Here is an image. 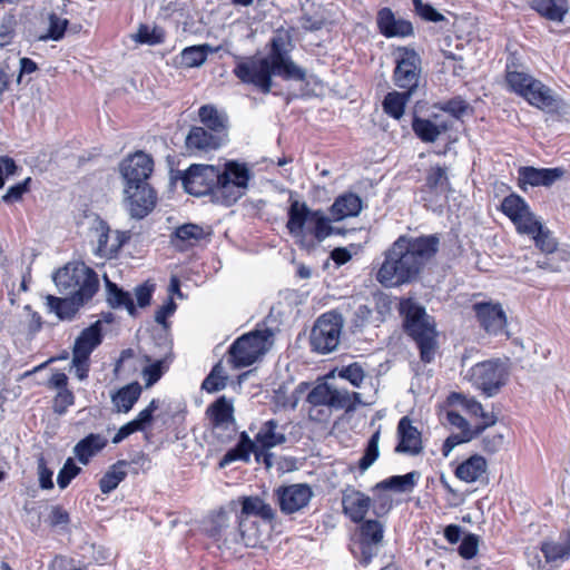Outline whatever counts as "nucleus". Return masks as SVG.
Wrapping results in <instances>:
<instances>
[{
	"instance_id": "nucleus-1",
	"label": "nucleus",
	"mask_w": 570,
	"mask_h": 570,
	"mask_svg": "<svg viewBox=\"0 0 570 570\" xmlns=\"http://www.w3.org/2000/svg\"><path fill=\"white\" fill-rule=\"evenodd\" d=\"M185 191L193 196H210L213 203L229 207L246 191L249 168L244 163L228 160L223 169L214 165L193 164L179 171Z\"/></svg>"
},
{
	"instance_id": "nucleus-2",
	"label": "nucleus",
	"mask_w": 570,
	"mask_h": 570,
	"mask_svg": "<svg viewBox=\"0 0 570 570\" xmlns=\"http://www.w3.org/2000/svg\"><path fill=\"white\" fill-rule=\"evenodd\" d=\"M436 235L420 237L400 236L385 252L376 279L385 287L400 286L414 282L426 263L439 250Z\"/></svg>"
},
{
	"instance_id": "nucleus-3",
	"label": "nucleus",
	"mask_w": 570,
	"mask_h": 570,
	"mask_svg": "<svg viewBox=\"0 0 570 570\" xmlns=\"http://www.w3.org/2000/svg\"><path fill=\"white\" fill-rule=\"evenodd\" d=\"M119 171L124 181L125 208L131 218H145L157 203V193L149 184L154 171L151 156L144 151H136L120 163Z\"/></svg>"
},
{
	"instance_id": "nucleus-4",
	"label": "nucleus",
	"mask_w": 570,
	"mask_h": 570,
	"mask_svg": "<svg viewBox=\"0 0 570 570\" xmlns=\"http://www.w3.org/2000/svg\"><path fill=\"white\" fill-rule=\"evenodd\" d=\"M227 509L212 517L207 532L216 540L224 537V544L238 553L242 548L248 547L246 521L249 518V497L243 495L238 500H232Z\"/></svg>"
},
{
	"instance_id": "nucleus-5",
	"label": "nucleus",
	"mask_w": 570,
	"mask_h": 570,
	"mask_svg": "<svg viewBox=\"0 0 570 570\" xmlns=\"http://www.w3.org/2000/svg\"><path fill=\"white\" fill-rule=\"evenodd\" d=\"M271 45L269 55L262 59L257 67L252 65V85L267 94L272 88V76H278L284 80L304 81L306 70L292 60L288 51L284 49L283 38H273Z\"/></svg>"
},
{
	"instance_id": "nucleus-6",
	"label": "nucleus",
	"mask_w": 570,
	"mask_h": 570,
	"mask_svg": "<svg viewBox=\"0 0 570 570\" xmlns=\"http://www.w3.org/2000/svg\"><path fill=\"white\" fill-rule=\"evenodd\" d=\"M400 314L404 318L406 333L420 350L421 361L431 363L439 348L434 320L426 314L422 305L412 298H404L400 302Z\"/></svg>"
},
{
	"instance_id": "nucleus-7",
	"label": "nucleus",
	"mask_w": 570,
	"mask_h": 570,
	"mask_svg": "<svg viewBox=\"0 0 570 570\" xmlns=\"http://www.w3.org/2000/svg\"><path fill=\"white\" fill-rule=\"evenodd\" d=\"M53 282L62 294L92 298L99 288L96 272L85 264H67L53 274Z\"/></svg>"
},
{
	"instance_id": "nucleus-8",
	"label": "nucleus",
	"mask_w": 570,
	"mask_h": 570,
	"mask_svg": "<svg viewBox=\"0 0 570 570\" xmlns=\"http://www.w3.org/2000/svg\"><path fill=\"white\" fill-rule=\"evenodd\" d=\"M505 80L510 90L523 97L530 105L540 109L553 106L551 89L529 73L511 70L508 66Z\"/></svg>"
},
{
	"instance_id": "nucleus-9",
	"label": "nucleus",
	"mask_w": 570,
	"mask_h": 570,
	"mask_svg": "<svg viewBox=\"0 0 570 570\" xmlns=\"http://www.w3.org/2000/svg\"><path fill=\"white\" fill-rule=\"evenodd\" d=\"M466 377L478 390L491 397L507 384L509 367L499 358L487 360L473 365Z\"/></svg>"
},
{
	"instance_id": "nucleus-10",
	"label": "nucleus",
	"mask_w": 570,
	"mask_h": 570,
	"mask_svg": "<svg viewBox=\"0 0 570 570\" xmlns=\"http://www.w3.org/2000/svg\"><path fill=\"white\" fill-rule=\"evenodd\" d=\"M343 325V317L336 311L322 314L311 331L309 344L312 350L320 354H327L336 350Z\"/></svg>"
},
{
	"instance_id": "nucleus-11",
	"label": "nucleus",
	"mask_w": 570,
	"mask_h": 570,
	"mask_svg": "<svg viewBox=\"0 0 570 570\" xmlns=\"http://www.w3.org/2000/svg\"><path fill=\"white\" fill-rule=\"evenodd\" d=\"M383 538L384 524L380 520H363L351 544V552L362 564L367 566L377 554Z\"/></svg>"
},
{
	"instance_id": "nucleus-12",
	"label": "nucleus",
	"mask_w": 570,
	"mask_h": 570,
	"mask_svg": "<svg viewBox=\"0 0 570 570\" xmlns=\"http://www.w3.org/2000/svg\"><path fill=\"white\" fill-rule=\"evenodd\" d=\"M422 80V60L420 55L413 49L399 48V56L393 71L394 85L414 95Z\"/></svg>"
},
{
	"instance_id": "nucleus-13",
	"label": "nucleus",
	"mask_w": 570,
	"mask_h": 570,
	"mask_svg": "<svg viewBox=\"0 0 570 570\" xmlns=\"http://www.w3.org/2000/svg\"><path fill=\"white\" fill-rule=\"evenodd\" d=\"M286 441L284 429L279 428L278 422L269 420L263 424L261 430L252 440V454L257 463H263L266 469L273 465V453L269 449L283 444Z\"/></svg>"
},
{
	"instance_id": "nucleus-14",
	"label": "nucleus",
	"mask_w": 570,
	"mask_h": 570,
	"mask_svg": "<svg viewBox=\"0 0 570 570\" xmlns=\"http://www.w3.org/2000/svg\"><path fill=\"white\" fill-rule=\"evenodd\" d=\"M281 320L272 308L266 317L252 330V365L263 360L275 344Z\"/></svg>"
},
{
	"instance_id": "nucleus-15",
	"label": "nucleus",
	"mask_w": 570,
	"mask_h": 570,
	"mask_svg": "<svg viewBox=\"0 0 570 570\" xmlns=\"http://www.w3.org/2000/svg\"><path fill=\"white\" fill-rule=\"evenodd\" d=\"M501 210L510 218L517 232L521 235L532 233L533 228L541 222L531 210L528 203L517 194H511L503 198Z\"/></svg>"
},
{
	"instance_id": "nucleus-16",
	"label": "nucleus",
	"mask_w": 570,
	"mask_h": 570,
	"mask_svg": "<svg viewBox=\"0 0 570 570\" xmlns=\"http://www.w3.org/2000/svg\"><path fill=\"white\" fill-rule=\"evenodd\" d=\"M206 413L212 421L213 433L219 442L227 443L235 439L237 431L233 419V405L225 396L210 404Z\"/></svg>"
},
{
	"instance_id": "nucleus-17",
	"label": "nucleus",
	"mask_w": 570,
	"mask_h": 570,
	"mask_svg": "<svg viewBox=\"0 0 570 570\" xmlns=\"http://www.w3.org/2000/svg\"><path fill=\"white\" fill-rule=\"evenodd\" d=\"M94 232L97 236V247L95 249V255L101 258L116 257L121 247L129 239V236L126 232L115 230L111 234L107 222L100 218L96 219Z\"/></svg>"
},
{
	"instance_id": "nucleus-18",
	"label": "nucleus",
	"mask_w": 570,
	"mask_h": 570,
	"mask_svg": "<svg viewBox=\"0 0 570 570\" xmlns=\"http://www.w3.org/2000/svg\"><path fill=\"white\" fill-rule=\"evenodd\" d=\"M276 495L281 511L285 514H293L308 505L313 498V491L308 484L296 483L278 488Z\"/></svg>"
},
{
	"instance_id": "nucleus-19",
	"label": "nucleus",
	"mask_w": 570,
	"mask_h": 570,
	"mask_svg": "<svg viewBox=\"0 0 570 570\" xmlns=\"http://www.w3.org/2000/svg\"><path fill=\"white\" fill-rule=\"evenodd\" d=\"M226 142V139L205 127L191 126L185 138V148L189 155L202 156L219 149Z\"/></svg>"
},
{
	"instance_id": "nucleus-20",
	"label": "nucleus",
	"mask_w": 570,
	"mask_h": 570,
	"mask_svg": "<svg viewBox=\"0 0 570 570\" xmlns=\"http://www.w3.org/2000/svg\"><path fill=\"white\" fill-rule=\"evenodd\" d=\"M518 174L519 187L522 190H525V185H530L532 187H550L564 176L566 170L561 167L535 168L532 166H524L519 168Z\"/></svg>"
},
{
	"instance_id": "nucleus-21",
	"label": "nucleus",
	"mask_w": 570,
	"mask_h": 570,
	"mask_svg": "<svg viewBox=\"0 0 570 570\" xmlns=\"http://www.w3.org/2000/svg\"><path fill=\"white\" fill-rule=\"evenodd\" d=\"M313 212L314 210H311L305 203L298 200H293L288 208L286 227L289 234L297 238V243L304 248L311 246V244L306 242L305 225H309Z\"/></svg>"
},
{
	"instance_id": "nucleus-22",
	"label": "nucleus",
	"mask_w": 570,
	"mask_h": 570,
	"mask_svg": "<svg viewBox=\"0 0 570 570\" xmlns=\"http://www.w3.org/2000/svg\"><path fill=\"white\" fill-rule=\"evenodd\" d=\"M372 498L354 489L347 488L343 491L342 508L344 514L354 523L365 520L366 514L372 509Z\"/></svg>"
},
{
	"instance_id": "nucleus-23",
	"label": "nucleus",
	"mask_w": 570,
	"mask_h": 570,
	"mask_svg": "<svg viewBox=\"0 0 570 570\" xmlns=\"http://www.w3.org/2000/svg\"><path fill=\"white\" fill-rule=\"evenodd\" d=\"M91 298H85L81 295L72 294L69 297L46 296V306L49 313H55L59 321H72L80 307Z\"/></svg>"
},
{
	"instance_id": "nucleus-24",
	"label": "nucleus",
	"mask_w": 570,
	"mask_h": 570,
	"mask_svg": "<svg viewBox=\"0 0 570 570\" xmlns=\"http://www.w3.org/2000/svg\"><path fill=\"white\" fill-rule=\"evenodd\" d=\"M399 443L395 451L410 455H417L422 452L421 432L413 426L412 421L407 416H403L397 424Z\"/></svg>"
},
{
	"instance_id": "nucleus-25",
	"label": "nucleus",
	"mask_w": 570,
	"mask_h": 570,
	"mask_svg": "<svg viewBox=\"0 0 570 570\" xmlns=\"http://www.w3.org/2000/svg\"><path fill=\"white\" fill-rule=\"evenodd\" d=\"M473 308L481 326L488 333L498 334L503 331L507 317L500 304L476 303Z\"/></svg>"
},
{
	"instance_id": "nucleus-26",
	"label": "nucleus",
	"mask_w": 570,
	"mask_h": 570,
	"mask_svg": "<svg viewBox=\"0 0 570 570\" xmlns=\"http://www.w3.org/2000/svg\"><path fill=\"white\" fill-rule=\"evenodd\" d=\"M376 21L380 32L386 38L407 37L413 33L412 23L397 19L390 8L379 10Z\"/></svg>"
},
{
	"instance_id": "nucleus-27",
	"label": "nucleus",
	"mask_w": 570,
	"mask_h": 570,
	"mask_svg": "<svg viewBox=\"0 0 570 570\" xmlns=\"http://www.w3.org/2000/svg\"><path fill=\"white\" fill-rule=\"evenodd\" d=\"M198 118L202 127L217 134L222 138L228 140V117L226 112L220 111L214 105H203L198 109Z\"/></svg>"
},
{
	"instance_id": "nucleus-28",
	"label": "nucleus",
	"mask_w": 570,
	"mask_h": 570,
	"mask_svg": "<svg viewBox=\"0 0 570 570\" xmlns=\"http://www.w3.org/2000/svg\"><path fill=\"white\" fill-rule=\"evenodd\" d=\"M449 127L450 124L438 115L428 119L414 117L412 122L415 135L425 142H434Z\"/></svg>"
},
{
	"instance_id": "nucleus-29",
	"label": "nucleus",
	"mask_w": 570,
	"mask_h": 570,
	"mask_svg": "<svg viewBox=\"0 0 570 570\" xmlns=\"http://www.w3.org/2000/svg\"><path fill=\"white\" fill-rule=\"evenodd\" d=\"M101 341V321H96L81 331L75 341L72 353L90 356L94 350L100 345Z\"/></svg>"
},
{
	"instance_id": "nucleus-30",
	"label": "nucleus",
	"mask_w": 570,
	"mask_h": 570,
	"mask_svg": "<svg viewBox=\"0 0 570 570\" xmlns=\"http://www.w3.org/2000/svg\"><path fill=\"white\" fill-rule=\"evenodd\" d=\"M107 439L98 433H90L81 439L73 448V454L81 464H88L90 459L106 445Z\"/></svg>"
},
{
	"instance_id": "nucleus-31",
	"label": "nucleus",
	"mask_w": 570,
	"mask_h": 570,
	"mask_svg": "<svg viewBox=\"0 0 570 570\" xmlns=\"http://www.w3.org/2000/svg\"><path fill=\"white\" fill-rule=\"evenodd\" d=\"M142 389L138 382L129 383L110 395L115 411L128 413L141 395Z\"/></svg>"
},
{
	"instance_id": "nucleus-32",
	"label": "nucleus",
	"mask_w": 570,
	"mask_h": 570,
	"mask_svg": "<svg viewBox=\"0 0 570 570\" xmlns=\"http://www.w3.org/2000/svg\"><path fill=\"white\" fill-rule=\"evenodd\" d=\"M362 210V199L353 193L338 196L331 207L334 220L338 222L347 217H355Z\"/></svg>"
},
{
	"instance_id": "nucleus-33",
	"label": "nucleus",
	"mask_w": 570,
	"mask_h": 570,
	"mask_svg": "<svg viewBox=\"0 0 570 570\" xmlns=\"http://www.w3.org/2000/svg\"><path fill=\"white\" fill-rule=\"evenodd\" d=\"M106 301L111 308H125L130 316L137 314L131 294L108 278H106Z\"/></svg>"
},
{
	"instance_id": "nucleus-34",
	"label": "nucleus",
	"mask_w": 570,
	"mask_h": 570,
	"mask_svg": "<svg viewBox=\"0 0 570 570\" xmlns=\"http://www.w3.org/2000/svg\"><path fill=\"white\" fill-rule=\"evenodd\" d=\"M487 468L488 463L485 459L479 454H474L458 465L455 475L466 483H472L481 479L487 472Z\"/></svg>"
},
{
	"instance_id": "nucleus-35",
	"label": "nucleus",
	"mask_w": 570,
	"mask_h": 570,
	"mask_svg": "<svg viewBox=\"0 0 570 570\" xmlns=\"http://www.w3.org/2000/svg\"><path fill=\"white\" fill-rule=\"evenodd\" d=\"M227 363L233 370L249 365V332L242 334L228 350Z\"/></svg>"
},
{
	"instance_id": "nucleus-36",
	"label": "nucleus",
	"mask_w": 570,
	"mask_h": 570,
	"mask_svg": "<svg viewBox=\"0 0 570 570\" xmlns=\"http://www.w3.org/2000/svg\"><path fill=\"white\" fill-rule=\"evenodd\" d=\"M205 237V233L202 226L193 223L184 224L178 226L173 236L171 243L174 246L184 249L188 246H193Z\"/></svg>"
},
{
	"instance_id": "nucleus-37",
	"label": "nucleus",
	"mask_w": 570,
	"mask_h": 570,
	"mask_svg": "<svg viewBox=\"0 0 570 570\" xmlns=\"http://www.w3.org/2000/svg\"><path fill=\"white\" fill-rule=\"evenodd\" d=\"M215 51L216 49L208 43L186 47L179 55L178 63L184 68H198L206 61L208 55Z\"/></svg>"
},
{
	"instance_id": "nucleus-38",
	"label": "nucleus",
	"mask_w": 570,
	"mask_h": 570,
	"mask_svg": "<svg viewBox=\"0 0 570 570\" xmlns=\"http://www.w3.org/2000/svg\"><path fill=\"white\" fill-rule=\"evenodd\" d=\"M420 478V473L417 471L409 472L404 475H393L381 482H379L374 487L375 490H393L396 492H411Z\"/></svg>"
},
{
	"instance_id": "nucleus-39",
	"label": "nucleus",
	"mask_w": 570,
	"mask_h": 570,
	"mask_svg": "<svg viewBox=\"0 0 570 570\" xmlns=\"http://www.w3.org/2000/svg\"><path fill=\"white\" fill-rule=\"evenodd\" d=\"M128 462L119 460L112 464L109 470L102 475L99 481V489L104 494H108L114 491L118 484L126 478L127 471L125 468Z\"/></svg>"
},
{
	"instance_id": "nucleus-40",
	"label": "nucleus",
	"mask_w": 570,
	"mask_h": 570,
	"mask_svg": "<svg viewBox=\"0 0 570 570\" xmlns=\"http://www.w3.org/2000/svg\"><path fill=\"white\" fill-rule=\"evenodd\" d=\"M413 95L407 91H392L389 92L383 100V110L389 116L400 119L403 114L405 106Z\"/></svg>"
},
{
	"instance_id": "nucleus-41",
	"label": "nucleus",
	"mask_w": 570,
	"mask_h": 570,
	"mask_svg": "<svg viewBox=\"0 0 570 570\" xmlns=\"http://www.w3.org/2000/svg\"><path fill=\"white\" fill-rule=\"evenodd\" d=\"M527 235L533 239L535 247L542 253L552 254L557 250L558 242L551 230L547 228L542 222L533 228L532 233H528Z\"/></svg>"
},
{
	"instance_id": "nucleus-42",
	"label": "nucleus",
	"mask_w": 570,
	"mask_h": 570,
	"mask_svg": "<svg viewBox=\"0 0 570 570\" xmlns=\"http://www.w3.org/2000/svg\"><path fill=\"white\" fill-rule=\"evenodd\" d=\"M361 394L331 385L330 407L352 410L361 404Z\"/></svg>"
},
{
	"instance_id": "nucleus-43",
	"label": "nucleus",
	"mask_w": 570,
	"mask_h": 570,
	"mask_svg": "<svg viewBox=\"0 0 570 570\" xmlns=\"http://www.w3.org/2000/svg\"><path fill=\"white\" fill-rule=\"evenodd\" d=\"M249 455V436L246 431H243L240 433V440L238 444L229 449L225 455L219 461V468L224 469L227 465H229L232 462H235L237 460H244L247 461Z\"/></svg>"
},
{
	"instance_id": "nucleus-44",
	"label": "nucleus",
	"mask_w": 570,
	"mask_h": 570,
	"mask_svg": "<svg viewBox=\"0 0 570 570\" xmlns=\"http://www.w3.org/2000/svg\"><path fill=\"white\" fill-rule=\"evenodd\" d=\"M49 28L46 35L39 37V40L47 41H60L66 33L69 26V20L60 18L57 13L51 12L48 14Z\"/></svg>"
},
{
	"instance_id": "nucleus-45",
	"label": "nucleus",
	"mask_w": 570,
	"mask_h": 570,
	"mask_svg": "<svg viewBox=\"0 0 570 570\" xmlns=\"http://www.w3.org/2000/svg\"><path fill=\"white\" fill-rule=\"evenodd\" d=\"M546 563H556L570 557V544L559 542H544L541 546Z\"/></svg>"
},
{
	"instance_id": "nucleus-46",
	"label": "nucleus",
	"mask_w": 570,
	"mask_h": 570,
	"mask_svg": "<svg viewBox=\"0 0 570 570\" xmlns=\"http://www.w3.org/2000/svg\"><path fill=\"white\" fill-rule=\"evenodd\" d=\"M308 228L318 242L325 239L332 232L330 219L324 215L322 210L313 212Z\"/></svg>"
},
{
	"instance_id": "nucleus-47",
	"label": "nucleus",
	"mask_w": 570,
	"mask_h": 570,
	"mask_svg": "<svg viewBox=\"0 0 570 570\" xmlns=\"http://www.w3.org/2000/svg\"><path fill=\"white\" fill-rule=\"evenodd\" d=\"M425 186L436 193H444L449 187V178L444 168L431 167L428 171Z\"/></svg>"
},
{
	"instance_id": "nucleus-48",
	"label": "nucleus",
	"mask_w": 570,
	"mask_h": 570,
	"mask_svg": "<svg viewBox=\"0 0 570 570\" xmlns=\"http://www.w3.org/2000/svg\"><path fill=\"white\" fill-rule=\"evenodd\" d=\"M165 35L158 27L150 28L148 24H140L134 40L138 43L155 46L164 41Z\"/></svg>"
},
{
	"instance_id": "nucleus-49",
	"label": "nucleus",
	"mask_w": 570,
	"mask_h": 570,
	"mask_svg": "<svg viewBox=\"0 0 570 570\" xmlns=\"http://www.w3.org/2000/svg\"><path fill=\"white\" fill-rule=\"evenodd\" d=\"M335 371L338 377L348 381L355 387H360L365 379L364 368L356 362Z\"/></svg>"
},
{
	"instance_id": "nucleus-50",
	"label": "nucleus",
	"mask_w": 570,
	"mask_h": 570,
	"mask_svg": "<svg viewBox=\"0 0 570 570\" xmlns=\"http://www.w3.org/2000/svg\"><path fill=\"white\" fill-rule=\"evenodd\" d=\"M380 431H376L370 438L363 456L358 461L361 471H366L379 458Z\"/></svg>"
},
{
	"instance_id": "nucleus-51",
	"label": "nucleus",
	"mask_w": 570,
	"mask_h": 570,
	"mask_svg": "<svg viewBox=\"0 0 570 570\" xmlns=\"http://www.w3.org/2000/svg\"><path fill=\"white\" fill-rule=\"evenodd\" d=\"M533 8L550 20H562L566 10L561 6H557L553 0H534Z\"/></svg>"
},
{
	"instance_id": "nucleus-52",
	"label": "nucleus",
	"mask_w": 570,
	"mask_h": 570,
	"mask_svg": "<svg viewBox=\"0 0 570 570\" xmlns=\"http://www.w3.org/2000/svg\"><path fill=\"white\" fill-rule=\"evenodd\" d=\"M167 358L158 360L142 370L146 387L156 384L167 371Z\"/></svg>"
},
{
	"instance_id": "nucleus-53",
	"label": "nucleus",
	"mask_w": 570,
	"mask_h": 570,
	"mask_svg": "<svg viewBox=\"0 0 570 570\" xmlns=\"http://www.w3.org/2000/svg\"><path fill=\"white\" fill-rule=\"evenodd\" d=\"M81 472L72 458H68L63 463L62 468L58 472L57 483L60 489H66L72 479H75Z\"/></svg>"
},
{
	"instance_id": "nucleus-54",
	"label": "nucleus",
	"mask_w": 570,
	"mask_h": 570,
	"mask_svg": "<svg viewBox=\"0 0 570 570\" xmlns=\"http://www.w3.org/2000/svg\"><path fill=\"white\" fill-rule=\"evenodd\" d=\"M331 384H317L307 395V401L312 405H327L330 406Z\"/></svg>"
},
{
	"instance_id": "nucleus-55",
	"label": "nucleus",
	"mask_w": 570,
	"mask_h": 570,
	"mask_svg": "<svg viewBox=\"0 0 570 570\" xmlns=\"http://www.w3.org/2000/svg\"><path fill=\"white\" fill-rule=\"evenodd\" d=\"M31 178L27 177L22 181L10 186L7 193L2 196V202L12 204L22 199L23 195L30 190Z\"/></svg>"
},
{
	"instance_id": "nucleus-56",
	"label": "nucleus",
	"mask_w": 570,
	"mask_h": 570,
	"mask_svg": "<svg viewBox=\"0 0 570 570\" xmlns=\"http://www.w3.org/2000/svg\"><path fill=\"white\" fill-rule=\"evenodd\" d=\"M475 436L476 435L474 434V432H469V431L460 432L456 434H451L450 436L446 438V440L443 443V446H442L443 456L448 458L450 455V453L452 452V450L456 445H459L461 443L469 442L472 439H474Z\"/></svg>"
},
{
	"instance_id": "nucleus-57",
	"label": "nucleus",
	"mask_w": 570,
	"mask_h": 570,
	"mask_svg": "<svg viewBox=\"0 0 570 570\" xmlns=\"http://www.w3.org/2000/svg\"><path fill=\"white\" fill-rule=\"evenodd\" d=\"M75 395L69 389L58 391L53 399L52 409L56 414L62 415L67 412L68 407L73 405Z\"/></svg>"
},
{
	"instance_id": "nucleus-58",
	"label": "nucleus",
	"mask_w": 570,
	"mask_h": 570,
	"mask_svg": "<svg viewBox=\"0 0 570 570\" xmlns=\"http://www.w3.org/2000/svg\"><path fill=\"white\" fill-rule=\"evenodd\" d=\"M479 537L473 533L466 534L458 548L459 554L466 560L472 559L478 553Z\"/></svg>"
},
{
	"instance_id": "nucleus-59",
	"label": "nucleus",
	"mask_w": 570,
	"mask_h": 570,
	"mask_svg": "<svg viewBox=\"0 0 570 570\" xmlns=\"http://www.w3.org/2000/svg\"><path fill=\"white\" fill-rule=\"evenodd\" d=\"M393 500L387 494H379L374 499H372V512L373 514L380 519L385 517L390 510L392 509Z\"/></svg>"
},
{
	"instance_id": "nucleus-60",
	"label": "nucleus",
	"mask_w": 570,
	"mask_h": 570,
	"mask_svg": "<svg viewBox=\"0 0 570 570\" xmlns=\"http://www.w3.org/2000/svg\"><path fill=\"white\" fill-rule=\"evenodd\" d=\"M436 107L452 115L454 118H460V116L468 109V104L460 97H455L445 102L438 104Z\"/></svg>"
},
{
	"instance_id": "nucleus-61",
	"label": "nucleus",
	"mask_w": 570,
	"mask_h": 570,
	"mask_svg": "<svg viewBox=\"0 0 570 570\" xmlns=\"http://www.w3.org/2000/svg\"><path fill=\"white\" fill-rule=\"evenodd\" d=\"M53 472L47 466V462L42 455L38 458V478L39 485L43 490H50L53 488L52 481Z\"/></svg>"
},
{
	"instance_id": "nucleus-62",
	"label": "nucleus",
	"mask_w": 570,
	"mask_h": 570,
	"mask_svg": "<svg viewBox=\"0 0 570 570\" xmlns=\"http://www.w3.org/2000/svg\"><path fill=\"white\" fill-rule=\"evenodd\" d=\"M89 357L90 356L72 353L71 366L75 368V374L80 381L88 377Z\"/></svg>"
},
{
	"instance_id": "nucleus-63",
	"label": "nucleus",
	"mask_w": 570,
	"mask_h": 570,
	"mask_svg": "<svg viewBox=\"0 0 570 570\" xmlns=\"http://www.w3.org/2000/svg\"><path fill=\"white\" fill-rule=\"evenodd\" d=\"M154 289L155 285L149 284L148 282L140 284L135 288L137 305L139 307L144 308L150 304Z\"/></svg>"
},
{
	"instance_id": "nucleus-64",
	"label": "nucleus",
	"mask_w": 570,
	"mask_h": 570,
	"mask_svg": "<svg viewBox=\"0 0 570 570\" xmlns=\"http://www.w3.org/2000/svg\"><path fill=\"white\" fill-rule=\"evenodd\" d=\"M252 514L261 517L263 520L271 522L275 515L274 509L264 503L259 498H252Z\"/></svg>"
}]
</instances>
